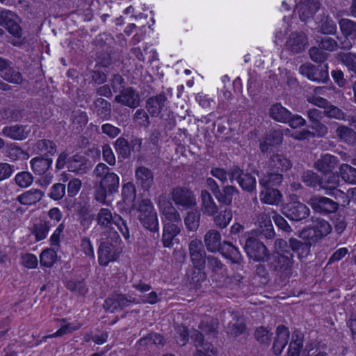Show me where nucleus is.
<instances>
[{"mask_svg":"<svg viewBox=\"0 0 356 356\" xmlns=\"http://www.w3.org/2000/svg\"><path fill=\"white\" fill-rule=\"evenodd\" d=\"M172 200L176 205L186 209L196 205V199L193 191L184 186H176L172 189Z\"/></svg>","mask_w":356,"mask_h":356,"instance_id":"f8f14e48","label":"nucleus"},{"mask_svg":"<svg viewBox=\"0 0 356 356\" xmlns=\"http://www.w3.org/2000/svg\"><path fill=\"white\" fill-rule=\"evenodd\" d=\"M320 8V3L316 0H303L296 6V10L300 19L306 22L312 18Z\"/></svg>","mask_w":356,"mask_h":356,"instance_id":"aec40b11","label":"nucleus"},{"mask_svg":"<svg viewBox=\"0 0 356 356\" xmlns=\"http://www.w3.org/2000/svg\"><path fill=\"white\" fill-rule=\"evenodd\" d=\"M318 46L323 50L334 51L337 49L338 43L334 38L327 35L321 37Z\"/></svg>","mask_w":356,"mask_h":356,"instance_id":"680f3d73","label":"nucleus"},{"mask_svg":"<svg viewBox=\"0 0 356 356\" xmlns=\"http://www.w3.org/2000/svg\"><path fill=\"white\" fill-rule=\"evenodd\" d=\"M65 286L77 295L84 296L88 292L86 284L83 280H68Z\"/></svg>","mask_w":356,"mask_h":356,"instance_id":"864d4df0","label":"nucleus"},{"mask_svg":"<svg viewBox=\"0 0 356 356\" xmlns=\"http://www.w3.org/2000/svg\"><path fill=\"white\" fill-rule=\"evenodd\" d=\"M189 254L193 266L198 270H203L206 266L207 255L204 245L200 240H192L188 246Z\"/></svg>","mask_w":356,"mask_h":356,"instance_id":"ddd939ff","label":"nucleus"},{"mask_svg":"<svg viewBox=\"0 0 356 356\" xmlns=\"http://www.w3.org/2000/svg\"><path fill=\"white\" fill-rule=\"evenodd\" d=\"M290 332L285 325H280L276 328L272 350L276 356H279L288 343Z\"/></svg>","mask_w":356,"mask_h":356,"instance_id":"412c9836","label":"nucleus"},{"mask_svg":"<svg viewBox=\"0 0 356 356\" xmlns=\"http://www.w3.org/2000/svg\"><path fill=\"white\" fill-rule=\"evenodd\" d=\"M43 193L39 189L31 188L17 197L18 202L24 205H33L40 202L43 197Z\"/></svg>","mask_w":356,"mask_h":356,"instance_id":"e433bc0d","label":"nucleus"},{"mask_svg":"<svg viewBox=\"0 0 356 356\" xmlns=\"http://www.w3.org/2000/svg\"><path fill=\"white\" fill-rule=\"evenodd\" d=\"M270 116L275 121L286 123L291 112L284 107L280 103L273 104L269 109Z\"/></svg>","mask_w":356,"mask_h":356,"instance_id":"c9c22d12","label":"nucleus"},{"mask_svg":"<svg viewBox=\"0 0 356 356\" xmlns=\"http://www.w3.org/2000/svg\"><path fill=\"white\" fill-rule=\"evenodd\" d=\"M238 193L237 188L234 186L227 185L218 191H215L213 195L220 204L230 205L234 194Z\"/></svg>","mask_w":356,"mask_h":356,"instance_id":"c756f323","label":"nucleus"},{"mask_svg":"<svg viewBox=\"0 0 356 356\" xmlns=\"http://www.w3.org/2000/svg\"><path fill=\"white\" fill-rule=\"evenodd\" d=\"M341 178L345 182L356 184V168L351 165L343 163L339 167Z\"/></svg>","mask_w":356,"mask_h":356,"instance_id":"09e8293b","label":"nucleus"},{"mask_svg":"<svg viewBox=\"0 0 356 356\" xmlns=\"http://www.w3.org/2000/svg\"><path fill=\"white\" fill-rule=\"evenodd\" d=\"M110 86L113 90V92L117 93L125 88V81L124 78L119 74H115L113 76L110 81Z\"/></svg>","mask_w":356,"mask_h":356,"instance_id":"774afa93","label":"nucleus"},{"mask_svg":"<svg viewBox=\"0 0 356 356\" xmlns=\"http://www.w3.org/2000/svg\"><path fill=\"white\" fill-rule=\"evenodd\" d=\"M332 230L330 224H317L315 226L303 229L299 233V237L303 241L310 242V245L317 243L327 236Z\"/></svg>","mask_w":356,"mask_h":356,"instance_id":"9d476101","label":"nucleus"},{"mask_svg":"<svg viewBox=\"0 0 356 356\" xmlns=\"http://www.w3.org/2000/svg\"><path fill=\"white\" fill-rule=\"evenodd\" d=\"M342 63L352 74L356 72V55L352 53H345L341 55Z\"/></svg>","mask_w":356,"mask_h":356,"instance_id":"0e129e2a","label":"nucleus"},{"mask_svg":"<svg viewBox=\"0 0 356 356\" xmlns=\"http://www.w3.org/2000/svg\"><path fill=\"white\" fill-rule=\"evenodd\" d=\"M25 152L15 143L8 145L3 150L4 156L10 161H16L23 157Z\"/></svg>","mask_w":356,"mask_h":356,"instance_id":"49530a36","label":"nucleus"},{"mask_svg":"<svg viewBox=\"0 0 356 356\" xmlns=\"http://www.w3.org/2000/svg\"><path fill=\"white\" fill-rule=\"evenodd\" d=\"M180 232V228L176 224H165L163 233V244L170 247L173 238Z\"/></svg>","mask_w":356,"mask_h":356,"instance_id":"37998d69","label":"nucleus"},{"mask_svg":"<svg viewBox=\"0 0 356 356\" xmlns=\"http://www.w3.org/2000/svg\"><path fill=\"white\" fill-rule=\"evenodd\" d=\"M2 134L7 138L15 140H22L27 138L28 133L26 127L21 124L5 126L2 129Z\"/></svg>","mask_w":356,"mask_h":356,"instance_id":"2f4dec72","label":"nucleus"},{"mask_svg":"<svg viewBox=\"0 0 356 356\" xmlns=\"http://www.w3.org/2000/svg\"><path fill=\"white\" fill-rule=\"evenodd\" d=\"M234 317L237 318V321L236 323H229L227 333L233 337H237L245 331L246 325L243 318L238 317L236 314Z\"/></svg>","mask_w":356,"mask_h":356,"instance_id":"603ef678","label":"nucleus"},{"mask_svg":"<svg viewBox=\"0 0 356 356\" xmlns=\"http://www.w3.org/2000/svg\"><path fill=\"white\" fill-rule=\"evenodd\" d=\"M339 24L341 33L346 38H356V22L348 19H341Z\"/></svg>","mask_w":356,"mask_h":356,"instance_id":"c03bdc74","label":"nucleus"},{"mask_svg":"<svg viewBox=\"0 0 356 356\" xmlns=\"http://www.w3.org/2000/svg\"><path fill=\"white\" fill-rule=\"evenodd\" d=\"M57 254L53 249H46L40 255V264L45 267H51L56 262Z\"/></svg>","mask_w":356,"mask_h":356,"instance_id":"5fc2aeb1","label":"nucleus"},{"mask_svg":"<svg viewBox=\"0 0 356 356\" xmlns=\"http://www.w3.org/2000/svg\"><path fill=\"white\" fill-rule=\"evenodd\" d=\"M302 347L303 335L300 332H293L289 346L288 356H299Z\"/></svg>","mask_w":356,"mask_h":356,"instance_id":"ea45409f","label":"nucleus"},{"mask_svg":"<svg viewBox=\"0 0 356 356\" xmlns=\"http://www.w3.org/2000/svg\"><path fill=\"white\" fill-rule=\"evenodd\" d=\"M33 149L37 154L51 157L56 152L57 146L51 140L40 139L35 143Z\"/></svg>","mask_w":356,"mask_h":356,"instance_id":"7c9ffc66","label":"nucleus"},{"mask_svg":"<svg viewBox=\"0 0 356 356\" xmlns=\"http://www.w3.org/2000/svg\"><path fill=\"white\" fill-rule=\"evenodd\" d=\"M65 190L66 187L65 184L61 183L54 184L50 189L49 197L55 201L60 200L64 197Z\"/></svg>","mask_w":356,"mask_h":356,"instance_id":"e2e57ef3","label":"nucleus"},{"mask_svg":"<svg viewBox=\"0 0 356 356\" xmlns=\"http://www.w3.org/2000/svg\"><path fill=\"white\" fill-rule=\"evenodd\" d=\"M202 211L209 216H214L218 213V206L215 203L211 194L206 190L201 192Z\"/></svg>","mask_w":356,"mask_h":356,"instance_id":"4c0bfd02","label":"nucleus"},{"mask_svg":"<svg viewBox=\"0 0 356 356\" xmlns=\"http://www.w3.org/2000/svg\"><path fill=\"white\" fill-rule=\"evenodd\" d=\"M307 37L302 32H293L286 42L288 50L292 54H298L305 50Z\"/></svg>","mask_w":356,"mask_h":356,"instance_id":"5701e85b","label":"nucleus"},{"mask_svg":"<svg viewBox=\"0 0 356 356\" xmlns=\"http://www.w3.org/2000/svg\"><path fill=\"white\" fill-rule=\"evenodd\" d=\"M20 19L13 11L3 10L0 11V26L3 27L15 39L10 43L15 47H22L26 40L23 37V30L19 24Z\"/></svg>","mask_w":356,"mask_h":356,"instance_id":"20e7f679","label":"nucleus"},{"mask_svg":"<svg viewBox=\"0 0 356 356\" xmlns=\"http://www.w3.org/2000/svg\"><path fill=\"white\" fill-rule=\"evenodd\" d=\"M95 111L97 115L103 120H108L111 116V104L103 98H97L94 102Z\"/></svg>","mask_w":356,"mask_h":356,"instance_id":"a19ab883","label":"nucleus"},{"mask_svg":"<svg viewBox=\"0 0 356 356\" xmlns=\"http://www.w3.org/2000/svg\"><path fill=\"white\" fill-rule=\"evenodd\" d=\"M213 217L214 222H230L232 220V211L229 208H220V211H218Z\"/></svg>","mask_w":356,"mask_h":356,"instance_id":"69168bd1","label":"nucleus"},{"mask_svg":"<svg viewBox=\"0 0 356 356\" xmlns=\"http://www.w3.org/2000/svg\"><path fill=\"white\" fill-rule=\"evenodd\" d=\"M114 147L118 154L124 159L131 155V147L129 140L123 137H119L115 140Z\"/></svg>","mask_w":356,"mask_h":356,"instance_id":"de8ad7c7","label":"nucleus"},{"mask_svg":"<svg viewBox=\"0 0 356 356\" xmlns=\"http://www.w3.org/2000/svg\"><path fill=\"white\" fill-rule=\"evenodd\" d=\"M244 250L247 256L257 262L268 261L270 255L269 250L264 243L254 236L246 239Z\"/></svg>","mask_w":356,"mask_h":356,"instance_id":"0eeeda50","label":"nucleus"},{"mask_svg":"<svg viewBox=\"0 0 356 356\" xmlns=\"http://www.w3.org/2000/svg\"><path fill=\"white\" fill-rule=\"evenodd\" d=\"M309 54L310 58L314 62L321 64L324 63L327 60L328 56L327 53L323 51V49L321 48L319 46L318 47H311L309 50Z\"/></svg>","mask_w":356,"mask_h":356,"instance_id":"052dcab7","label":"nucleus"},{"mask_svg":"<svg viewBox=\"0 0 356 356\" xmlns=\"http://www.w3.org/2000/svg\"><path fill=\"white\" fill-rule=\"evenodd\" d=\"M291 251L296 253L299 259L307 257L311 251L310 242L301 241L295 238L289 239Z\"/></svg>","mask_w":356,"mask_h":356,"instance_id":"f704fd0d","label":"nucleus"},{"mask_svg":"<svg viewBox=\"0 0 356 356\" xmlns=\"http://www.w3.org/2000/svg\"><path fill=\"white\" fill-rule=\"evenodd\" d=\"M204 241L209 252H220L221 248H222L220 234L216 230L211 229L208 231L204 236Z\"/></svg>","mask_w":356,"mask_h":356,"instance_id":"c85d7f7f","label":"nucleus"},{"mask_svg":"<svg viewBox=\"0 0 356 356\" xmlns=\"http://www.w3.org/2000/svg\"><path fill=\"white\" fill-rule=\"evenodd\" d=\"M336 134L339 138L346 143H352L356 138V132L345 125H340L336 129Z\"/></svg>","mask_w":356,"mask_h":356,"instance_id":"8fccbe9b","label":"nucleus"},{"mask_svg":"<svg viewBox=\"0 0 356 356\" xmlns=\"http://www.w3.org/2000/svg\"><path fill=\"white\" fill-rule=\"evenodd\" d=\"M238 184L243 191L252 193L256 190V178L250 173L246 172L240 180H238Z\"/></svg>","mask_w":356,"mask_h":356,"instance_id":"3c124183","label":"nucleus"},{"mask_svg":"<svg viewBox=\"0 0 356 356\" xmlns=\"http://www.w3.org/2000/svg\"><path fill=\"white\" fill-rule=\"evenodd\" d=\"M135 174L136 184L141 186L144 191H148L151 188L154 179L153 173L151 170L144 166H140L136 170Z\"/></svg>","mask_w":356,"mask_h":356,"instance_id":"bb28decb","label":"nucleus"},{"mask_svg":"<svg viewBox=\"0 0 356 356\" xmlns=\"http://www.w3.org/2000/svg\"><path fill=\"white\" fill-rule=\"evenodd\" d=\"M94 172L99 179L95 188V200L104 204L109 205L120 188V177L104 163H99Z\"/></svg>","mask_w":356,"mask_h":356,"instance_id":"f257e3e1","label":"nucleus"},{"mask_svg":"<svg viewBox=\"0 0 356 356\" xmlns=\"http://www.w3.org/2000/svg\"><path fill=\"white\" fill-rule=\"evenodd\" d=\"M301 181L309 188L316 189L317 188H325L323 178L313 170H307L301 175Z\"/></svg>","mask_w":356,"mask_h":356,"instance_id":"473e14b6","label":"nucleus"},{"mask_svg":"<svg viewBox=\"0 0 356 356\" xmlns=\"http://www.w3.org/2000/svg\"><path fill=\"white\" fill-rule=\"evenodd\" d=\"M162 215L169 222H181L179 212L171 204L163 208Z\"/></svg>","mask_w":356,"mask_h":356,"instance_id":"bf43d9fd","label":"nucleus"},{"mask_svg":"<svg viewBox=\"0 0 356 356\" xmlns=\"http://www.w3.org/2000/svg\"><path fill=\"white\" fill-rule=\"evenodd\" d=\"M208 268L214 273H220L225 265L216 257L208 255L207 257Z\"/></svg>","mask_w":356,"mask_h":356,"instance_id":"338daca9","label":"nucleus"},{"mask_svg":"<svg viewBox=\"0 0 356 356\" xmlns=\"http://www.w3.org/2000/svg\"><path fill=\"white\" fill-rule=\"evenodd\" d=\"M327 175L328 177L326 181H324V185L325 186L323 188L327 191V194L332 195L335 198H337L338 197H341L342 198L348 197V195L344 192L338 188L340 182L339 179L341 178L340 172L334 173L333 171Z\"/></svg>","mask_w":356,"mask_h":356,"instance_id":"b1692460","label":"nucleus"},{"mask_svg":"<svg viewBox=\"0 0 356 356\" xmlns=\"http://www.w3.org/2000/svg\"><path fill=\"white\" fill-rule=\"evenodd\" d=\"M272 335L273 333L270 332V329L263 325L257 327L254 332L255 340L266 347L269 346Z\"/></svg>","mask_w":356,"mask_h":356,"instance_id":"79ce46f5","label":"nucleus"},{"mask_svg":"<svg viewBox=\"0 0 356 356\" xmlns=\"http://www.w3.org/2000/svg\"><path fill=\"white\" fill-rule=\"evenodd\" d=\"M166 101L167 97L162 93L149 97L146 102V108L148 113L152 116H158Z\"/></svg>","mask_w":356,"mask_h":356,"instance_id":"cd10ccee","label":"nucleus"},{"mask_svg":"<svg viewBox=\"0 0 356 356\" xmlns=\"http://www.w3.org/2000/svg\"><path fill=\"white\" fill-rule=\"evenodd\" d=\"M264 191L261 193L262 202L271 205L278 204L282 200V195L280 190L274 188H264Z\"/></svg>","mask_w":356,"mask_h":356,"instance_id":"58836bf2","label":"nucleus"},{"mask_svg":"<svg viewBox=\"0 0 356 356\" xmlns=\"http://www.w3.org/2000/svg\"><path fill=\"white\" fill-rule=\"evenodd\" d=\"M293 254H284L280 252H273L269 257L268 266L277 275L288 276L293 266Z\"/></svg>","mask_w":356,"mask_h":356,"instance_id":"423d86ee","label":"nucleus"},{"mask_svg":"<svg viewBox=\"0 0 356 356\" xmlns=\"http://www.w3.org/2000/svg\"><path fill=\"white\" fill-rule=\"evenodd\" d=\"M120 254L117 248L108 242H102L98 249V260L101 266H106L110 261H115Z\"/></svg>","mask_w":356,"mask_h":356,"instance_id":"dca6fc26","label":"nucleus"},{"mask_svg":"<svg viewBox=\"0 0 356 356\" xmlns=\"http://www.w3.org/2000/svg\"><path fill=\"white\" fill-rule=\"evenodd\" d=\"M0 72H1L2 78L9 83L20 84L23 81L22 74L13 66V63L1 56Z\"/></svg>","mask_w":356,"mask_h":356,"instance_id":"2eb2a0df","label":"nucleus"},{"mask_svg":"<svg viewBox=\"0 0 356 356\" xmlns=\"http://www.w3.org/2000/svg\"><path fill=\"white\" fill-rule=\"evenodd\" d=\"M309 204L315 213L329 218L332 222H346L344 217L339 211V204L324 196H314Z\"/></svg>","mask_w":356,"mask_h":356,"instance_id":"f03ea898","label":"nucleus"},{"mask_svg":"<svg viewBox=\"0 0 356 356\" xmlns=\"http://www.w3.org/2000/svg\"><path fill=\"white\" fill-rule=\"evenodd\" d=\"M134 302H136V299L132 296L113 293L105 299L103 306L106 310L113 312L118 309L122 310Z\"/></svg>","mask_w":356,"mask_h":356,"instance_id":"4468645a","label":"nucleus"},{"mask_svg":"<svg viewBox=\"0 0 356 356\" xmlns=\"http://www.w3.org/2000/svg\"><path fill=\"white\" fill-rule=\"evenodd\" d=\"M292 167L291 161L285 156L280 154H273L268 161V169L270 171L284 173Z\"/></svg>","mask_w":356,"mask_h":356,"instance_id":"a878e982","label":"nucleus"},{"mask_svg":"<svg viewBox=\"0 0 356 356\" xmlns=\"http://www.w3.org/2000/svg\"><path fill=\"white\" fill-rule=\"evenodd\" d=\"M283 141L282 134L277 131H270L259 144V149L264 154L270 153L273 148L281 145Z\"/></svg>","mask_w":356,"mask_h":356,"instance_id":"393cba45","label":"nucleus"},{"mask_svg":"<svg viewBox=\"0 0 356 356\" xmlns=\"http://www.w3.org/2000/svg\"><path fill=\"white\" fill-rule=\"evenodd\" d=\"M283 181V174L279 172L268 171L259 179V184L263 188H273L279 186Z\"/></svg>","mask_w":356,"mask_h":356,"instance_id":"72a5a7b5","label":"nucleus"},{"mask_svg":"<svg viewBox=\"0 0 356 356\" xmlns=\"http://www.w3.org/2000/svg\"><path fill=\"white\" fill-rule=\"evenodd\" d=\"M220 253L226 259H229L232 264L237 265L241 270L243 268V258L239 250L231 242L224 241L222 248Z\"/></svg>","mask_w":356,"mask_h":356,"instance_id":"6ab92c4d","label":"nucleus"},{"mask_svg":"<svg viewBox=\"0 0 356 356\" xmlns=\"http://www.w3.org/2000/svg\"><path fill=\"white\" fill-rule=\"evenodd\" d=\"M122 200L117 203V207L122 213H128L135 206L136 190L134 184L128 181L122 186Z\"/></svg>","mask_w":356,"mask_h":356,"instance_id":"1a4fd4ad","label":"nucleus"},{"mask_svg":"<svg viewBox=\"0 0 356 356\" xmlns=\"http://www.w3.org/2000/svg\"><path fill=\"white\" fill-rule=\"evenodd\" d=\"M16 184L21 188H27L33 181L32 174L28 171H22L16 174L15 177Z\"/></svg>","mask_w":356,"mask_h":356,"instance_id":"6e6d98bb","label":"nucleus"},{"mask_svg":"<svg viewBox=\"0 0 356 356\" xmlns=\"http://www.w3.org/2000/svg\"><path fill=\"white\" fill-rule=\"evenodd\" d=\"M66 168L69 172L77 174L86 173L90 169V165L86 156L81 153H76L72 156L63 151L56 162L57 171Z\"/></svg>","mask_w":356,"mask_h":356,"instance_id":"7ed1b4c3","label":"nucleus"},{"mask_svg":"<svg viewBox=\"0 0 356 356\" xmlns=\"http://www.w3.org/2000/svg\"><path fill=\"white\" fill-rule=\"evenodd\" d=\"M140 222H159L157 213L149 200H143L137 210Z\"/></svg>","mask_w":356,"mask_h":356,"instance_id":"a211bd4d","label":"nucleus"},{"mask_svg":"<svg viewBox=\"0 0 356 356\" xmlns=\"http://www.w3.org/2000/svg\"><path fill=\"white\" fill-rule=\"evenodd\" d=\"M219 323L217 318H212L209 321H202L199 325V328L202 332L207 334L216 337L218 333Z\"/></svg>","mask_w":356,"mask_h":356,"instance_id":"4d7b16f0","label":"nucleus"},{"mask_svg":"<svg viewBox=\"0 0 356 356\" xmlns=\"http://www.w3.org/2000/svg\"><path fill=\"white\" fill-rule=\"evenodd\" d=\"M282 212L289 220L298 222L306 219L309 216L310 210L305 204L296 202L285 204Z\"/></svg>","mask_w":356,"mask_h":356,"instance_id":"9b49d317","label":"nucleus"},{"mask_svg":"<svg viewBox=\"0 0 356 356\" xmlns=\"http://www.w3.org/2000/svg\"><path fill=\"white\" fill-rule=\"evenodd\" d=\"M339 160L337 156L330 154L323 155L314 163V168L320 172L327 176L337 168Z\"/></svg>","mask_w":356,"mask_h":356,"instance_id":"4be33fe9","label":"nucleus"},{"mask_svg":"<svg viewBox=\"0 0 356 356\" xmlns=\"http://www.w3.org/2000/svg\"><path fill=\"white\" fill-rule=\"evenodd\" d=\"M52 164L53 159L44 155L33 157L30 161L32 171L35 175L41 176L39 182L42 186H47L53 181Z\"/></svg>","mask_w":356,"mask_h":356,"instance_id":"39448f33","label":"nucleus"},{"mask_svg":"<svg viewBox=\"0 0 356 356\" xmlns=\"http://www.w3.org/2000/svg\"><path fill=\"white\" fill-rule=\"evenodd\" d=\"M252 234L256 236L263 235L267 239L273 238L275 236L273 224H260L258 228L252 230Z\"/></svg>","mask_w":356,"mask_h":356,"instance_id":"13d9d810","label":"nucleus"},{"mask_svg":"<svg viewBox=\"0 0 356 356\" xmlns=\"http://www.w3.org/2000/svg\"><path fill=\"white\" fill-rule=\"evenodd\" d=\"M116 102L131 108H136L140 105V97L133 87L123 88L115 97Z\"/></svg>","mask_w":356,"mask_h":356,"instance_id":"f3484780","label":"nucleus"},{"mask_svg":"<svg viewBox=\"0 0 356 356\" xmlns=\"http://www.w3.org/2000/svg\"><path fill=\"white\" fill-rule=\"evenodd\" d=\"M324 115L329 118H334L339 120L348 121L349 122L350 118L353 113L346 114L339 107L330 104L326 110H324Z\"/></svg>","mask_w":356,"mask_h":356,"instance_id":"a18cd8bd","label":"nucleus"},{"mask_svg":"<svg viewBox=\"0 0 356 356\" xmlns=\"http://www.w3.org/2000/svg\"><path fill=\"white\" fill-rule=\"evenodd\" d=\"M299 72L309 80L317 83H326L329 79L327 64L318 66L312 63L302 64L299 67Z\"/></svg>","mask_w":356,"mask_h":356,"instance_id":"6e6552de","label":"nucleus"}]
</instances>
